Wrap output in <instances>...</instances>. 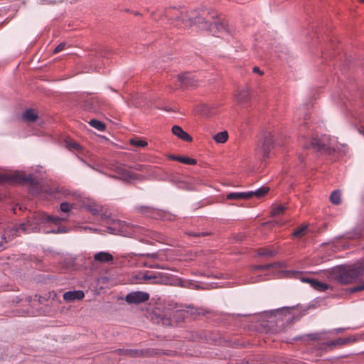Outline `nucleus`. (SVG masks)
<instances>
[{"label":"nucleus","instance_id":"nucleus-1","mask_svg":"<svg viewBox=\"0 0 364 364\" xmlns=\"http://www.w3.org/2000/svg\"><path fill=\"white\" fill-rule=\"evenodd\" d=\"M102 222L107 226L109 233L113 235H119L124 237H137L141 242L148 243L149 242L144 238L138 237V235L143 234L156 240H159V234L149 230H145L141 227L132 225L117 219L111 218L109 216L102 214Z\"/></svg>","mask_w":364,"mask_h":364},{"label":"nucleus","instance_id":"nucleus-2","mask_svg":"<svg viewBox=\"0 0 364 364\" xmlns=\"http://www.w3.org/2000/svg\"><path fill=\"white\" fill-rule=\"evenodd\" d=\"M65 220L66 218H64L48 215L44 212H35L27 217L25 223L16 225L8 231L12 237L18 236L21 233L43 232V229L46 228L48 225L50 223L58 225Z\"/></svg>","mask_w":364,"mask_h":364},{"label":"nucleus","instance_id":"nucleus-3","mask_svg":"<svg viewBox=\"0 0 364 364\" xmlns=\"http://www.w3.org/2000/svg\"><path fill=\"white\" fill-rule=\"evenodd\" d=\"M304 149L312 148L314 150L321 154H332L338 153L341 155L346 154V146L344 144H338L335 136L326 134L321 137H314L309 144L302 145Z\"/></svg>","mask_w":364,"mask_h":364},{"label":"nucleus","instance_id":"nucleus-4","mask_svg":"<svg viewBox=\"0 0 364 364\" xmlns=\"http://www.w3.org/2000/svg\"><path fill=\"white\" fill-rule=\"evenodd\" d=\"M164 15L171 24L179 26L184 24L186 26L198 25L200 19H203L200 11H192L187 12L183 7H170L165 10Z\"/></svg>","mask_w":364,"mask_h":364},{"label":"nucleus","instance_id":"nucleus-5","mask_svg":"<svg viewBox=\"0 0 364 364\" xmlns=\"http://www.w3.org/2000/svg\"><path fill=\"white\" fill-rule=\"evenodd\" d=\"M364 275V259L347 266H340L331 271V278L343 284L352 283Z\"/></svg>","mask_w":364,"mask_h":364},{"label":"nucleus","instance_id":"nucleus-6","mask_svg":"<svg viewBox=\"0 0 364 364\" xmlns=\"http://www.w3.org/2000/svg\"><path fill=\"white\" fill-rule=\"evenodd\" d=\"M200 11V16L203 19H200V23H198V27L200 29L210 30L213 33L214 35H218V36H219L220 33L223 34L230 32V29L224 23L215 21L213 23H210L209 21L205 18V16H210V18H214L217 16V14L205 8H202Z\"/></svg>","mask_w":364,"mask_h":364},{"label":"nucleus","instance_id":"nucleus-7","mask_svg":"<svg viewBox=\"0 0 364 364\" xmlns=\"http://www.w3.org/2000/svg\"><path fill=\"white\" fill-rule=\"evenodd\" d=\"M294 307H282L277 309L265 311L264 314L273 319L271 322H277L281 321L284 323H289L293 322L294 320L299 319V317H296L293 311Z\"/></svg>","mask_w":364,"mask_h":364},{"label":"nucleus","instance_id":"nucleus-8","mask_svg":"<svg viewBox=\"0 0 364 364\" xmlns=\"http://www.w3.org/2000/svg\"><path fill=\"white\" fill-rule=\"evenodd\" d=\"M274 149V136L271 133L264 134L256 148L257 154L262 156L263 160L269 159Z\"/></svg>","mask_w":364,"mask_h":364},{"label":"nucleus","instance_id":"nucleus-9","mask_svg":"<svg viewBox=\"0 0 364 364\" xmlns=\"http://www.w3.org/2000/svg\"><path fill=\"white\" fill-rule=\"evenodd\" d=\"M81 107L87 112L98 114L105 109L106 103L97 97H90L82 101Z\"/></svg>","mask_w":364,"mask_h":364},{"label":"nucleus","instance_id":"nucleus-10","mask_svg":"<svg viewBox=\"0 0 364 364\" xmlns=\"http://www.w3.org/2000/svg\"><path fill=\"white\" fill-rule=\"evenodd\" d=\"M113 170L119 174V176H109L114 178L120 179L126 183H132L134 181L141 180L144 178L143 176L134 174L129 171L128 170H127L123 166L119 164L114 165L113 167Z\"/></svg>","mask_w":364,"mask_h":364},{"label":"nucleus","instance_id":"nucleus-11","mask_svg":"<svg viewBox=\"0 0 364 364\" xmlns=\"http://www.w3.org/2000/svg\"><path fill=\"white\" fill-rule=\"evenodd\" d=\"M136 279L139 281H144L147 284H162L164 282V277L160 272L146 271L139 272L136 275Z\"/></svg>","mask_w":364,"mask_h":364},{"label":"nucleus","instance_id":"nucleus-12","mask_svg":"<svg viewBox=\"0 0 364 364\" xmlns=\"http://www.w3.org/2000/svg\"><path fill=\"white\" fill-rule=\"evenodd\" d=\"M139 211L147 217H150L154 219H161V220H172L173 215L170 213L160 210L154 209L150 207H144L141 206L139 208Z\"/></svg>","mask_w":364,"mask_h":364},{"label":"nucleus","instance_id":"nucleus-13","mask_svg":"<svg viewBox=\"0 0 364 364\" xmlns=\"http://www.w3.org/2000/svg\"><path fill=\"white\" fill-rule=\"evenodd\" d=\"M170 316L171 311L169 309L161 312L160 309H156L151 314V319L154 322L161 323L164 326H170L172 325Z\"/></svg>","mask_w":364,"mask_h":364},{"label":"nucleus","instance_id":"nucleus-14","mask_svg":"<svg viewBox=\"0 0 364 364\" xmlns=\"http://www.w3.org/2000/svg\"><path fill=\"white\" fill-rule=\"evenodd\" d=\"M149 294L144 291H133L126 296V301L129 304H141L148 301Z\"/></svg>","mask_w":364,"mask_h":364},{"label":"nucleus","instance_id":"nucleus-15","mask_svg":"<svg viewBox=\"0 0 364 364\" xmlns=\"http://www.w3.org/2000/svg\"><path fill=\"white\" fill-rule=\"evenodd\" d=\"M177 80L180 87L196 86L197 80L195 75L191 73H183L177 75Z\"/></svg>","mask_w":364,"mask_h":364},{"label":"nucleus","instance_id":"nucleus-16","mask_svg":"<svg viewBox=\"0 0 364 364\" xmlns=\"http://www.w3.org/2000/svg\"><path fill=\"white\" fill-rule=\"evenodd\" d=\"M301 281L302 282L309 283L311 287L321 291H326L328 288V284L319 282L318 280L314 278L301 277Z\"/></svg>","mask_w":364,"mask_h":364},{"label":"nucleus","instance_id":"nucleus-17","mask_svg":"<svg viewBox=\"0 0 364 364\" xmlns=\"http://www.w3.org/2000/svg\"><path fill=\"white\" fill-rule=\"evenodd\" d=\"M85 294L81 290L68 291L63 294V299L67 302H73L76 300H81L84 298Z\"/></svg>","mask_w":364,"mask_h":364},{"label":"nucleus","instance_id":"nucleus-18","mask_svg":"<svg viewBox=\"0 0 364 364\" xmlns=\"http://www.w3.org/2000/svg\"><path fill=\"white\" fill-rule=\"evenodd\" d=\"M172 133L183 141H191L193 140V138L179 126H173L172 127Z\"/></svg>","mask_w":364,"mask_h":364},{"label":"nucleus","instance_id":"nucleus-19","mask_svg":"<svg viewBox=\"0 0 364 364\" xmlns=\"http://www.w3.org/2000/svg\"><path fill=\"white\" fill-rule=\"evenodd\" d=\"M94 259L100 262H109L114 259L113 256L107 252H99L94 255Z\"/></svg>","mask_w":364,"mask_h":364},{"label":"nucleus","instance_id":"nucleus-20","mask_svg":"<svg viewBox=\"0 0 364 364\" xmlns=\"http://www.w3.org/2000/svg\"><path fill=\"white\" fill-rule=\"evenodd\" d=\"M363 228L356 227L351 232L346 233L343 237L347 239H358L363 235Z\"/></svg>","mask_w":364,"mask_h":364},{"label":"nucleus","instance_id":"nucleus-21","mask_svg":"<svg viewBox=\"0 0 364 364\" xmlns=\"http://www.w3.org/2000/svg\"><path fill=\"white\" fill-rule=\"evenodd\" d=\"M226 198L228 200L248 199L252 198V193L247 192L230 193Z\"/></svg>","mask_w":364,"mask_h":364},{"label":"nucleus","instance_id":"nucleus-22","mask_svg":"<svg viewBox=\"0 0 364 364\" xmlns=\"http://www.w3.org/2000/svg\"><path fill=\"white\" fill-rule=\"evenodd\" d=\"M250 97V90L247 87L238 91L235 95V99L238 102H244L248 100Z\"/></svg>","mask_w":364,"mask_h":364},{"label":"nucleus","instance_id":"nucleus-23","mask_svg":"<svg viewBox=\"0 0 364 364\" xmlns=\"http://www.w3.org/2000/svg\"><path fill=\"white\" fill-rule=\"evenodd\" d=\"M22 117L26 122H34L38 119V114L33 109H29L23 112Z\"/></svg>","mask_w":364,"mask_h":364},{"label":"nucleus","instance_id":"nucleus-24","mask_svg":"<svg viewBox=\"0 0 364 364\" xmlns=\"http://www.w3.org/2000/svg\"><path fill=\"white\" fill-rule=\"evenodd\" d=\"M85 210L90 211L92 215H97L102 210V206L94 202H90L84 205Z\"/></svg>","mask_w":364,"mask_h":364},{"label":"nucleus","instance_id":"nucleus-25","mask_svg":"<svg viewBox=\"0 0 364 364\" xmlns=\"http://www.w3.org/2000/svg\"><path fill=\"white\" fill-rule=\"evenodd\" d=\"M169 158L172 160H175V161L183 163L185 164L194 165L196 164V160L194 159H192V158L178 156H174V155L170 156Z\"/></svg>","mask_w":364,"mask_h":364},{"label":"nucleus","instance_id":"nucleus-26","mask_svg":"<svg viewBox=\"0 0 364 364\" xmlns=\"http://www.w3.org/2000/svg\"><path fill=\"white\" fill-rule=\"evenodd\" d=\"M116 352L119 355H124L129 357H136L140 355V352L136 349H118Z\"/></svg>","mask_w":364,"mask_h":364},{"label":"nucleus","instance_id":"nucleus-27","mask_svg":"<svg viewBox=\"0 0 364 364\" xmlns=\"http://www.w3.org/2000/svg\"><path fill=\"white\" fill-rule=\"evenodd\" d=\"M88 124L92 127L93 128L96 129L98 131L103 132L106 129V125L104 122L96 119H92L89 121Z\"/></svg>","mask_w":364,"mask_h":364},{"label":"nucleus","instance_id":"nucleus-28","mask_svg":"<svg viewBox=\"0 0 364 364\" xmlns=\"http://www.w3.org/2000/svg\"><path fill=\"white\" fill-rule=\"evenodd\" d=\"M228 133L227 131H223V132H218L216 134H215L213 136V139L217 143H220V144L225 143L228 140Z\"/></svg>","mask_w":364,"mask_h":364},{"label":"nucleus","instance_id":"nucleus-29","mask_svg":"<svg viewBox=\"0 0 364 364\" xmlns=\"http://www.w3.org/2000/svg\"><path fill=\"white\" fill-rule=\"evenodd\" d=\"M330 200L334 205H338L341 202V193L338 190L333 191L330 196Z\"/></svg>","mask_w":364,"mask_h":364},{"label":"nucleus","instance_id":"nucleus-30","mask_svg":"<svg viewBox=\"0 0 364 364\" xmlns=\"http://www.w3.org/2000/svg\"><path fill=\"white\" fill-rule=\"evenodd\" d=\"M269 188L268 187L262 186V187H260L259 188L257 189L255 191H248L247 193H251L252 197L256 196L257 198H261V197L264 196V195H266L269 192Z\"/></svg>","mask_w":364,"mask_h":364},{"label":"nucleus","instance_id":"nucleus-31","mask_svg":"<svg viewBox=\"0 0 364 364\" xmlns=\"http://www.w3.org/2000/svg\"><path fill=\"white\" fill-rule=\"evenodd\" d=\"M68 230L65 227H58L57 229H51L48 228V225L46 228L43 229V232L45 234L54 233L60 234L67 232Z\"/></svg>","mask_w":364,"mask_h":364},{"label":"nucleus","instance_id":"nucleus-32","mask_svg":"<svg viewBox=\"0 0 364 364\" xmlns=\"http://www.w3.org/2000/svg\"><path fill=\"white\" fill-rule=\"evenodd\" d=\"M286 209H287V207L284 205H282V204L275 205L272 208V215L273 216H278V215H282V214H284Z\"/></svg>","mask_w":364,"mask_h":364},{"label":"nucleus","instance_id":"nucleus-33","mask_svg":"<svg viewBox=\"0 0 364 364\" xmlns=\"http://www.w3.org/2000/svg\"><path fill=\"white\" fill-rule=\"evenodd\" d=\"M167 180L168 181L171 182L172 183L175 184L179 188H186V184L184 182L180 181L176 177L168 176Z\"/></svg>","mask_w":364,"mask_h":364},{"label":"nucleus","instance_id":"nucleus-34","mask_svg":"<svg viewBox=\"0 0 364 364\" xmlns=\"http://www.w3.org/2000/svg\"><path fill=\"white\" fill-rule=\"evenodd\" d=\"M258 255L262 257H272L276 255V251L262 248L258 251Z\"/></svg>","mask_w":364,"mask_h":364},{"label":"nucleus","instance_id":"nucleus-35","mask_svg":"<svg viewBox=\"0 0 364 364\" xmlns=\"http://www.w3.org/2000/svg\"><path fill=\"white\" fill-rule=\"evenodd\" d=\"M307 228H308L307 225H301V226L299 227L294 231L293 236L295 237H302L305 234Z\"/></svg>","mask_w":364,"mask_h":364},{"label":"nucleus","instance_id":"nucleus-36","mask_svg":"<svg viewBox=\"0 0 364 364\" xmlns=\"http://www.w3.org/2000/svg\"><path fill=\"white\" fill-rule=\"evenodd\" d=\"M129 144L138 147H144L147 145V142L146 141L136 139H129Z\"/></svg>","mask_w":364,"mask_h":364},{"label":"nucleus","instance_id":"nucleus-37","mask_svg":"<svg viewBox=\"0 0 364 364\" xmlns=\"http://www.w3.org/2000/svg\"><path fill=\"white\" fill-rule=\"evenodd\" d=\"M279 267L278 263H271L266 265H257L253 267L254 270H265L271 267Z\"/></svg>","mask_w":364,"mask_h":364},{"label":"nucleus","instance_id":"nucleus-38","mask_svg":"<svg viewBox=\"0 0 364 364\" xmlns=\"http://www.w3.org/2000/svg\"><path fill=\"white\" fill-rule=\"evenodd\" d=\"M7 232H9L8 230H6L4 233H3L1 228H0V250L5 247L4 245L7 242L6 240V234Z\"/></svg>","mask_w":364,"mask_h":364},{"label":"nucleus","instance_id":"nucleus-39","mask_svg":"<svg viewBox=\"0 0 364 364\" xmlns=\"http://www.w3.org/2000/svg\"><path fill=\"white\" fill-rule=\"evenodd\" d=\"M131 168L139 171H149L150 168L149 166L143 164H136Z\"/></svg>","mask_w":364,"mask_h":364},{"label":"nucleus","instance_id":"nucleus-40","mask_svg":"<svg viewBox=\"0 0 364 364\" xmlns=\"http://www.w3.org/2000/svg\"><path fill=\"white\" fill-rule=\"evenodd\" d=\"M71 208H72V205L67 202H63L60 205V210L63 213L69 212Z\"/></svg>","mask_w":364,"mask_h":364},{"label":"nucleus","instance_id":"nucleus-41","mask_svg":"<svg viewBox=\"0 0 364 364\" xmlns=\"http://www.w3.org/2000/svg\"><path fill=\"white\" fill-rule=\"evenodd\" d=\"M341 346L343 345V341L342 338H338L334 341H329L328 343V346Z\"/></svg>","mask_w":364,"mask_h":364},{"label":"nucleus","instance_id":"nucleus-42","mask_svg":"<svg viewBox=\"0 0 364 364\" xmlns=\"http://www.w3.org/2000/svg\"><path fill=\"white\" fill-rule=\"evenodd\" d=\"M181 286L183 287H188L191 289L198 288V285L195 284L193 282H183L181 283Z\"/></svg>","mask_w":364,"mask_h":364},{"label":"nucleus","instance_id":"nucleus-43","mask_svg":"<svg viewBox=\"0 0 364 364\" xmlns=\"http://www.w3.org/2000/svg\"><path fill=\"white\" fill-rule=\"evenodd\" d=\"M67 147L70 150H77L80 148V145L74 141L67 142Z\"/></svg>","mask_w":364,"mask_h":364},{"label":"nucleus","instance_id":"nucleus-44","mask_svg":"<svg viewBox=\"0 0 364 364\" xmlns=\"http://www.w3.org/2000/svg\"><path fill=\"white\" fill-rule=\"evenodd\" d=\"M190 308V311L188 312H190V314H197V315H200V314H204V312L203 311V310L201 309H195L193 307H189Z\"/></svg>","mask_w":364,"mask_h":364},{"label":"nucleus","instance_id":"nucleus-45","mask_svg":"<svg viewBox=\"0 0 364 364\" xmlns=\"http://www.w3.org/2000/svg\"><path fill=\"white\" fill-rule=\"evenodd\" d=\"M188 234L193 237H200L208 235L209 233L208 232H191Z\"/></svg>","mask_w":364,"mask_h":364},{"label":"nucleus","instance_id":"nucleus-46","mask_svg":"<svg viewBox=\"0 0 364 364\" xmlns=\"http://www.w3.org/2000/svg\"><path fill=\"white\" fill-rule=\"evenodd\" d=\"M66 46L65 43H60L54 50L53 53H57L63 50Z\"/></svg>","mask_w":364,"mask_h":364},{"label":"nucleus","instance_id":"nucleus-47","mask_svg":"<svg viewBox=\"0 0 364 364\" xmlns=\"http://www.w3.org/2000/svg\"><path fill=\"white\" fill-rule=\"evenodd\" d=\"M356 340V338L355 336H349V337H347V338H343V345L344 344H346V343H352V342H354Z\"/></svg>","mask_w":364,"mask_h":364},{"label":"nucleus","instance_id":"nucleus-48","mask_svg":"<svg viewBox=\"0 0 364 364\" xmlns=\"http://www.w3.org/2000/svg\"><path fill=\"white\" fill-rule=\"evenodd\" d=\"M363 290H364V284H359V285L352 288L350 291L356 292V291H363Z\"/></svg>","mask_w":364,"mask_h":364},{"label":"nucleus","instance_id":"nucleus-49","mask_svg":"<svg viewBox=\"0 0 364 364\" xmlns=\"http://www.w3.org/2000/svg\"><path fill=\"white\" fill-rule=\"evenodd\" d=\"M308 336L311 339V340H318L321 338V336H320V334L319 333H311V334H309Z\"/></svg>","mask_w":364,"mask_h":364},{"label":"nucleus","instance_id":"nucleus-50","mask_svg":"<svg viewBox=\"0 0 364 364\" xmlns=\"http://www.w3.org/2000/svg\"><path fill=\"white\" fill-rule=\"evenodd\" d=\"M261 281V276H257L255 278L251 277L250 279L247 282L249 283H256Z\"/></svg>","mask_w":364,"mask_h":364},{"label":"nucleus","instance_id":"nucleus-51","mask_svg":"<svg viewBox=\"0 0 364 364\" xmlns=\"http://www.w3.org/2000/svg\"><path fill=\"white\" fill-rule=\"evenodd\" d=\"M252 71L254 73L259 74V75H262L264 74L263 71H262L258 67H254Z\"/></svg>","mask_w":364,"mask_h":364},{"label":"nucleus","instance_id":"nucleus-52","mask_svg":"<svg viewBox=\"0 0 364 364\" xmlns=\"http://www.w3.org/2000/svg\"><path fill=\"white\" fill-rule=\"evenodd\" d=\"M348 328H346V329H348ZM345 330H346L345 328H334L331 332H333L335 333H340L343 332Z\"/></svg>","mask_w":364,"mask_h":364},{"label":"nucleus","instance_id":"nucleus-53","mask_svg":"<svg viewBox=\"0 0 364 364\" xmlns=\"http://www.w3.org/2000/svg\"><path fill=\"white\" fill-rule=\"evenodd\" d=\"M58 192L60 194L64 195V196H67V195L70 194V191L68 190H66V189H64V188L59 189Z\"/></svg>","mask_w":364,"mask_h":364},{"label":"nucleus","instance_id":"nucleus-54","mask_svg":"<svg viewBox=\"0 0 364 364\" xmlns=\"http://www.w3.org/2000/svg\"><path fill=\"white\" fill-rule=\"evenodd\" d=\"M8 180H9V178L8 176H6V175L1 176V175H0V183L6 181H8Z\"/></svg>","mask_w":364,"mask_h":364},{"label":"nucleus","instance_id":"nucleus-55","mask_svg":"<svg viewBox=\"0 0 364 364\" xmlns=\"http://www.w3.org/2000/svg\"><path fill=\"white\" fill-rule=\"evenodd\" d=\"M31 178V176H29L28 178H23L22 180H23V181H29V180H30V178Z\"/></svg>","mask_w":364,"mask_h":364},{"label":"nucleus","instance_id":"nucleus-56","mask_svg":"<svg viewBox=\"0 0 364 364\" xmlns=\"http://www.w3.org/2000/svg\"><path fill=\"white\" fill-rule=\"evenodd\" d=\"M250 314H237V316H245V317L248 316H250Z\"/></svg>","mask_w":364,"mask_h":364},{"label":"nucleus","instance_id":"nucleus-57","mask_svg":"<svg viewBox=\"0 0 364 364\" xmlns=\"http://www.w3.org/2000/svg\"><path fill=\"white\" fill-rule=\"evenodd\" d=\"M358 131H359V132H360V134H363V135H364V132H363V129H358Z\"/></svg>","mask_w":364,"mask_h":364},{"label":"nucleus","instance_id":"nucleus-58","mask_svg":"<svg viewBox=\"0 0 364 364\" xmlns=\"http://www.w3.org/2000/svg\"><path fill=\"white\" fill-rule=\"evenodd\" d=\"M26 301L30 302L31 301V298L30 297L29 298H26Z\"/></svg>","mask_w":364,"mask_h":364},{"label":"nucleus","instance_id":"nucleus-59","mask_svg":"<svg viewBox=\"0 0 364 364\" xmlns=\"http://www.w3.org/2000/svg\"><path fill=\"white\" fill-rule=\"evenodd\" d=\"M88 166H89V167H90V168H93V169H95V170H96V171H97V169H96V168H95L94 167H92V166H90V165H88Z\"/></svg>","mask_w":364,"mask_h":364},{"label":"nucleus","instance_id":"nucleus-60","mask_svg":"<svg viewBox=\"0 0 364 364\" xmlns=\"http://www.w3.org/2000/svg\"><path fill=\"white\" fill-rule=\"evenodd\" d=\"M155 267L160 268V266L159 265H156V266H155Z\"/></svg>","mask_w":364,"mask_h":364},{"label":"nucleus","instance_id":"nucleus-61","mask_svg":"<svg viewBox=\"0 0 364 364\" xmlns=\"http://www.w3.org/2000/svg\"><path fill=\"white\" fill-rule=\"evenodd\" d=\"M360 1L364 3V0H360Z\"/></svg>","mask_w":364,"mask_h":364},{"label":"nucleus","instance_id":"nucleus-62","mask_svg":"<svg viewBox=\"0 0 364 364\" xmlns=\"http://www.w3.org/2000/svg\"><path fill=\"white\" fill-rule=\"evenodd\" d=\"M259 364H263V363H259Z\"/></svg>","mask_w":364,"mask_h":364}]
</instances>
